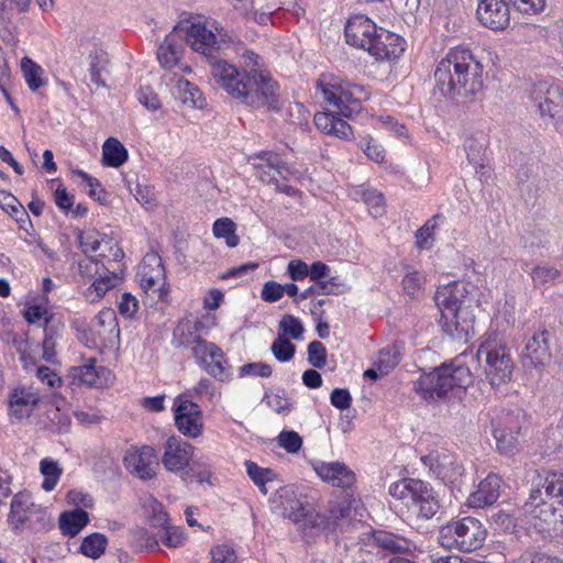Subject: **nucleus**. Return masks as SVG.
Segmentation results:
<instances>
[{
    "label": "nucleus",
    "instance_id": "obj_42",
    "mask_svg": "<svg viewBox=\"0 0 563 563\" xmlns=\"http://www.w3.org/2000/svg\"><path fill=\"white\" fill-rule=\"evenodd\" d=\"M107 544L108 540L104 534L93 532L84 538L79 550L87 558L99 559L104 553Z\"/></svg>",
    "mask_w": 563,
    "mask_h": 563
},
{
    "label": "nucleus",
    "instance_id": "obj_64",
    "mask_svg": "<svg viewBox=\"0 0 563 563\" xmlns=\"http://www.w3.org/2000/svg\"><path fill=\"white\" fill-rule=\"evenodd\" d=\"M261 297L266 302H276L283 297L282 284L268 280L264 284Z\"/></svg>",
    "mask_w": 563,
    "mask_h": 563
},
{
    "label": "nucleus",
    "instance_id": "obj_19",
    "mask_svg": "<svg viewBox=\"0 0 563 563\" xmlns=\"http://www.w3.org/2000/svg\"><path fill=\"white\" fill-rule=\"evenodd\" d=\"M421 461L444 484H455L464 472L463 466L451 453L434 451L422 456Z\"/></svg>",
    "mask_w": 563,
    "mask_h": 563
},
{
    "label": "nucleus",
    "instance_id": "obj_51",
    "mask_svg": "<svg viewBox=\"0 0 563 563\" xmlns=\"http://www.w3.org/2000/svg\"><path fill=\"white\" fill-rule=\"evenodd\" d=\"M75 175L79 176L89 187L88 195L98 200L100 203L107 202V191L102 188L100 181L97 178L91 177L84 170H74Z\"/></svg>",
    "mask_w": 563,
    "mask_h": 563
},
{
    "label": "nucleus",
    "instance_id": "obj_29",
    "mask_svg": "<svg viewBox=\"0 0 563 563\" xmlns=\"http://www.w3.org/2000/svg\"><path fill=\"white\" fill-rule=\"evenodd\" d=\"M205 323L199 318L181 319L173 331V345L177 349L191 347L199 342Z\"/></svg>",
    "mask_w": 563,
    "mask_h": 563
},
{
    "label": "nucleus",
    "instance_id": "obj_1",
    "mask_svg": "<svg viewBox=\"0 0 563 563\" xmlns=\"http://www.w3.org/2000/svg\"><path fill=\"white\" fill-rule=\"evenodd\" d=\"M187 41L210 65L214 85L230 98L254 109L280 111V86L264 68L258 54L245 51L241 68L219 57L233 43V37L222 25L216 21L197 20L188 26Z\"/></svg>",
    "mask_w": 563,
    "mask_h": 563
},
{
    "label": "nucleus",
    "instance_id": "obj_13",
    "mask_svg": "<svg viewBox=\"0 0 563 563\" xmlns=\"http://www.w3.org/2000/svg\"><path fill=\"white\" fill-rule=\"evenodd\" d=\"M526 422L522 410L507 411L494 423L493 434L497 449L503 454H512L519 445V437Z\"/></svg>",
    "mask_w": 563,
    "mask_h": 563
},
{
    "label": "nucleus",
    "instance_id": "obj_2",
    "mask_svg": "<svg viewBox=\"0 0 563 563\" xmlns=\"http://www.w3.org/2000/svg\"><path fill=\"white\" fill-rule=\"evenodd\" d=\"M483 71L471 49L453 47L437 65L434 89L456 104L472 102L483 89Z\"/></svg>",
    "mask_w": 563,
    "mask_h": 563
},
{
    "label": "nucleus",
    "instance_id": "obj_45",
    "mask_svg": "<svg viewBox=\"0 0 563 563\" xmlns=\"http://www.w3.org/2000/svg\"><path fill=\"white\" fill-rule=\"evenodd\" d=\"M40 471L44 476L42 488L52 492L62 476V468L56 461L45 457L40 462Z\"/></svg>",
    "mask_w": 563,
    "mask_h": 563
},
{
    "label": "nucleus",
    "instance_id": "obj_59",
    "mask_svg": "<svg viewBox=\"0 0 563 563\" xmlns=\"http://www.w3.org/2000/svg\"><path fill=\"white\" fill-rule=\"evenodd\" d=\"M131 192L141 205L147 208H151L155 205L156 196L154 187L147 184L137 183L135 188L131 189Z\"/></svg>",
    "mask_w": 563,
    "mask_h": 563
},
{
    "label": "nucleus",
    "instance_id": "obj_52",
    "mask_svg": "<svg viewBox=\"0 0 563 563\" xmlns=\"http://www.w3.org/2000/svg\"><path fill=\"white\" fill-rule=\"evenodd\" d=\"M317 88L321 91L324 100L329 103L340 106L343 103V98H352V93L343 90L340 87L330 86L323 82L317 85Z\"/></svg>",
    "mask_w": 563,
    "mask_h": 563
},
{
    "label": "nucleus",
    "instance_id": "obj_33",
    "mask_svg": "<svg viewBox=\"0 0 563 563\" xmlns=\"http://www.w3.org/2000/svg\"><path fill=\"white\" fill-rule=\"evenodd\" d=\"M38 402L40 396L31 387L15 388L9 396V405L13 415L19 419L30 417Z\"/></svg>",
    "mask_w": 563,
    "mask_h": 563
},
{
    "label": "nucleus",
    "instance_id": "obj_62",
    "mask_svg": "<svg viewBox=\"0 0 563 563\" xmlns=\"http://www.w3.org/2000/svg\"><path fill=\"white\" fill-rule=\"evenodd\" d=\"M210 563H235L236 555L233 549L228 545H218L210 552Z\"/></svg>",
    "mask_w": 563,
    "mask_h": 563
},
{
    "label": "nucleus",
    "instance_id": "obj_34",
    "mask_svg": "<svg viewBox=\"0 0 563 563\" xmlns=\"http://www.w3.org/2000/svg\"><path fill=\"white\" fill-rule=\"evenodd\" d=\"M172 80H175V86L172 90L173 96L184 106L202 109L207 104L206 98L196 85L183 77L176 78V75Z\"/></svg>",
    "mask_w": 563,
    "mask_h": 563
},
{
    "label": "nucleus",
    "instance_id": "obj_35",
    "mask_svg": "<svg viewBox=\"0 0 563 563\" xmlns=\"http://www.w3.org/2000/svg\"><path fill=\"white\" fill-rule=\"evenodd\" d=\"M0 208L15 220L20 229L26 232H29V228L33 229L27 211L12 194L5 190H0Z\"/></svg>",
    "mask_w": 563,
    "mask_h": 563
},
{
    "label": "nucleus",
    "instance_id": "obj_10",
    "mask_svg": "<svg viewBox=\"0 0 563 563\" xmlns=\"http://www.w3.org/2000/svg\"><path fill=\"white\" fill-rule=\"evenodd\" d=\"M108 255L100 253L97 257L86 256L78 262V272L82 278L91 279L92 284L87 288L86 296L90 301L101 299L106 292L115 287L121 277L111 272L103 264Z\"/></svg>",
    "mask_w": 563,
    "mask_h": 563
},
{
    "label": "nucleus",
    "instance_id": "obj_30",
    "mask_svg": "<svg viewBox=\"0 0 563 563\" xmlns=\"http://www.w3.org/2000/svg\"><path fill=\"white\" fill-rule=\"evenodd\" d=\"M137 538L144 541V547L148 551H154L162 541L166 547L177 548L185 541V532L179 527L168 526L165 529H159L156 536H151L150 532L143 528L135 531Z\"/></svg>",
    "mask_w": 563,
    "mask_h": 563
},
{
    "label": "nucleus",
    "instance_id": "obj_43",
    "mask_svg": "<svg viewBox=\"0 0 563 563\" xmlns=\"http://www.w3.org/2000/svg\"><path fill=\"white\" fill-rule=\"evenodd\" d=\"M89 74L90 80L99 87H106V81L101 78V71L106 69L109 63L108 54L100 48H95L89 54Z\"/></svg>",
    "mask_w": 563,
    "mask_h": 563
},
{
    "label": "nucleus",
    "instance_id": "obj_15",
    "mask_svg": "<svg viewBox=\"0 0 563 563\" xmlns=\"http://www.w3.org/2000/svg\"><path fill=\"white\" fill-rule=\"evenodd\" d=\"M174 419L183 435L195 439L202 433V411L196 402L178 396L174 401Z\"/></svg>",
    "mask_w": 563,
    "mask_h": 563
},
{
    "label": "nucleus",
    "instance_id": "obj_3",
    "mask_svg": "<svg viewBox=\"0 0 563 563\" xmlns=\"http://www.w3.org/2000/svg\"><path fill=\"white\" fill-rule=\"evenodd\" d=\"M536 485L522 506V515L539 531L563 527V473L547 471L533 479Z\"/></svg>",
    "mask_w": 563,
    "mask_h": 563
},
{
    "label": "nucleus",
    "instance_id": "obj_28",
    "mask_svg": "<svg viewBox=\"0 0 563 563\" xmlns=\"http://www.w3.org/2000/svg\"><path fill=\"white\" fill-rule=\"evenodd\" d=\"M504 482L495 473H489L479 482L477 489L472 493L467 499L468 506L473 508H484L495 504L500 497Z\"/></svg>",
    "mask_w": 563,
    "mask_h": 563
},
{
    "label": "nucleus",
    "instance_id": "obj_40",
    "mask_svg": "<svg viewBox=\"0 0 563 563\" xmlns=\"http://www.w3.org/2000/svg\"><path fill=\"white\" fill-rule=\"evenodd\" d=\"M64 330V323L55 321L53 316L45 318L44 325V339H43V358L47 362H52L55 356V342L60 336Z\"/></svg>",
    "mask_w": 563,
    "mask_h": 563
},
{
    "label": "nucleus",
    "instance_id": "obj_55",
    "mask_svg": "<svg viewBox=\"0 0 563 563\" xmlns=\"http://www.w3.org/2000/svg\"><path fill=\"white\" fill-rule=\"evenodd\" d=\"M277 440L279 446H282L284 450L291 454L298 453L302 446L301 437L296 431L292 430L282 431L277 437Z\"/></svg>",
    "mask_w": 563,
    "mask_h": 563
},
{
    "label": "nucleus",
    "instance_id": "obj_22",
    "mask_svg": "<svg viewBox=\"0 0 563 563\" xmlns=\"http://www.w3.org/2000/svg\"><path fill=\"white\" fill-rule=\"evenodd\" d=\"M475 317L471 309L463 308L452 313H442L440 323L443 331L453 340L466 343L474 335Z\"/></svg>",
    "mask_w": 563,
    "mask_h": 563
},
{
    "label": "nucleus",
    "instance_id": "obj_47",
    "mask_svg": "<svg viewBox=\"0 0 563 563\" xmlns=\"http://www.w3.org/2000/svg\"><path fill=\"white\" fill-rule=\"evenodd\" d=\"M79 246L85 253L97 252L102 244H111L112 239L107 234H101L98 231L80 232L78 234Z\"/></svg>",
    "mask_w": 563,
    "mask_h": 563
},
{
    "label": "nucleus",
    "instance_id": "obj_36",
    "mask_svg": "<svg viewBox=\"0 0 563 563\" xmlns=\"http://www.w3.org/2000/svg\"><path fill=\"white\" fill-rule=\"evenodd\" d=\"M521 269L528 273L534 288H541L562 278V273L549 263H541L530 267L528 262H522Z\"/></svg>",
    "mask_w": 563,
    "mask_h": 563
},
{
    "label": "nucleus",
    "instance_id": "obj_56",
    "mask_svg": "<svg viewBox=\"0 0 563 563\" xmlns=\"http://www.w3.org/2000/svg\"><path fill=\"white\" fill-rule=\"evenodd\" d=\"M273 368L269 364L262 362L246 363L239 368V376L269 377Z\"/></svg>",
    "mask_w": 563,
    "mask_h": 563
},
{
    "label": "nucleus",
    "instance_id": "obj_58",
    "mask_svg": "<svg viewBox=\"0 0 563 563\" xmlns=\"http://www.w3.org/2000/svg\"><path fill=\"white\" fill-rule=\"evenodd\" d=\"M96 320L97 323L104 329V332H108L109 334H115L117 336L120 334V328L114 310L106 309L100 311Z\"/></svg>",
    "mask_w": 563,
    "mask_h": 563
},
{
    "label": "nucleus",
    "instance_id": "obj_54",
    "mask_svg": "<svg viewBox=\"0 0 563 563\" xmlns=\"http://www.w3.org/2000/svg\"><path fill=\"white\" fill-rule=\"evenodd\" d=\"M308 362L314 368H323L327 364V349L320 341H312L309 343Z\"/></svg>",
    "mask_w": 563,
    "mask_h": 563
},
{
    "label": "nucleus",
    "instance_id": "obj_49",
    "mask_svg": "<svg viewBox=\"0 0 563 563\" xmlns=\"http://www.w3.org/2000/svg\"><path fill=\"white\" fill-rule=\"evenodd\" d=\"M271 351L277 361L285 363L294 357L296 346L288 339L278 334L271 346Z\"/></svg>",
    "mask_w": 563,
    "mask_h": 563
},
{
    "label": "nucleus",
    "instance_id": "obj_50",
    "mask_svg": "<svg viewBox=\"0 0 563 563\" xmlns=\"http://www.w3.org/2000/svg\"><path fill=\"white\" fill-rule=\"evenodd\" d=\"M278 328L279 334L289 335L294 340L300 339L305 330L300 320L292 314H285L279 321Z\"/></svg>",
    "mask_w": 563,
    "mask_h": 563
},
{
    "label": "nucleus",
    "instance_id": "obj_38",
    "mask_svg": "<svg viewBox=\"0 0 563 563\" xmlns=\"http://www.w3.org/2000/svg\"><path fill=\"white\" fill-rule=\"evenodd\" d=\"M404 343L395 342L379 350L374 365L378 367L380 374H389L401 361Z\"/></svg>",
    "mask_w": 563,
    "mask_h": 563
},
{
    "label": "nucleus",
    "instance_id": "obj_44",
    "mask_svg": "<svg viewBox=\"0 0 563 563\" xmlns=\"http://www.w3.org/2000/svg\"><path fill=\"white\" fill-rule=\"evenodd\" d=\"M236 224L230 218H220L214 221L212 232L216 238L225 239L229 247H235L240 243V238L235 233Z\"/></svg>",
    "mask_w": 563,
    "mask_h": 563
},
{
    "label": "nucleus",
    "instance_id": "obj_25",
    "mask_svg": "<svg viewBox=\"0 0 563 563\" xmlns=\"http://www.w3.org/2000/svg\"><path fill=\"white\" fill-rule=\"evenodd\" d=\"M192 451L194 446L191 444L172 435L165 443L162 464L169 472H179L189 464Z\"/></svg>",
    "mask_w": 563,
    "mask_h": 563
},
{
    "label": "nucleus",
    "instance_id": "obj_14",
    "mask_svg": "<svg viewBox=\"0 0 563 563\" xmlns=\"http://www.w3.org/2000/svg\"><path fill=\"white\" fill-rule=\"evenodd\" d=\"M197 20L202 19L197 16L188 21H181L165 36L164 42L157 48V59L162 67L170 69L178 65L184 53V42L191 47L187 41L188 26Z\"/></svg>",
    "mask_w": 563,
    "mask_h": 563
},
{
    "label": "nucleus",
    "instance_id": "obj_31",
    "mask_svg": "<svg viewBox=\"0 0 563 563\" xmlns=\"http://www.w3.org/2000/svg\"><path fill=\"white\" fill-rule=\"evenodd\" d=\"M369 539L375 547L396 556L409 553L412 548L409 539L387 530H373Z\"/></svg>",
    "mask_w": 563,
    "mask_h": 563
},
{
    "label": "nucleus",
    "instance_id": "obj_20",
    "mask_svg": "<svg viewBox=\"0 0 563 563\" xmlns=\"http://www.w3.org/2000/svg\"><path fill=\"white\" fill-rule=\"evenodd\" d=\"M508 0H477L476 18L479 23L493 31H503L510 23Z\"/></svg>",
    "mask_w": 563,
    "mask_h": 563
},
{
    "label": "nucleus",
    "instance_id": "obj_12",
    "mask_svg": "<svg viewBox=\"0 0 563 563\" xmlns=\"http://www.w3.org/2000/svg\"><path fill=\"white\" fill-rule=\"evenodd\" d=\"M191 354L200 368L219 382L230 378V364L225 353L216 343L201 339L191 346Z\"/></svg>",
    "mask_w": 563,
    "mask_h": 563
},
{
    "label": "nucleus",
    "instance_id": "obj_39",
    "mask_svg": "<svg viewBox=\"0 0 563 563\" xmlns=\"http://www.w3.org/2000/svg\"><path fill=\"white\" fill-rule=\"evenodd\" d=\"M128 150L114 137L106 140L102 146V164L118 168L128 161Z\"/></svg>",
    "mask_w": 563,
    "mask_h": 563
},
{
    "label": "nucleus",
    "instance_id": "obj_16",
    "mask_svg": "<svg viewBox=\"0 0 563 563\" xmlns=\"http://www.w3.org/2000/svg\"><path fill=\"white\" fill-rule=\"evenodd\" d=\"M549 340L550 333L545 329L533 332V334L527 339L521 353L523 366L533 367L538 372L544 371L552 358Z\"/></svg>",
    "mask_w": 563,
    "mask_h": 563
},
{
    "label": "nucleus",
    "instance_id": "obj_24",
    "mask_svg": "<svg viewBox=\"0 0 563 563\" xmlns=\"http://www.w3.org/2000/svg\"><path fill=\"white\" fill-rule=\"evenodd\" d=\"M253 166L258 170V177L265 183H276V175L287 179V175L290 173L287 164L282 157L274 152L263 151L253 156Z\"/></svg>",
    "mask_w": 563,
    "mask_h": 563
},
{
    "label": "nucleus",
    "instance_id": "obj_37",
    "mask_svg": "<svg viewBox=\"0 0 563 563\" xmlns=\"http://www.w3.org/2000/svg\"><path fill=\"white\" fill-rule=\"evenodd\" d=\"M89 522L88 512L81 508L65 511L59 516V529L64 536H77Z\"/></svg>",
    "mask_w": 563,
    "mask_h": 563
},
{
    "label": "nucleus",
    "instance_id": "obj_60",
    "mask_svg": "<svg viewBox=\"0 0 563 563\" xmlns=\"http://www.w3.org/2000/svg\"><path fill=\"white\" fill-rule=\"evenodd\" d=\"M523 14H537L544 10L547 0H508Z\"/></svg>",
    "mask_w": 563,
    "mask_h": 563
},
{
    "label": "nucleus",
    "instance_id": "obj_18",
    "mask_svg": "<svg viewBox=\"0 0 563 563\" xmlns=\"http://www.w3.org/2000/svg\"><path fill=\"white\" fill-rule=\"evenodd\" d=\"M470 284L456 280L440 286L434 294V301L442 313H452L463 308L471 309L467 298Z\"/></svg>",
    "mask_w": 563,
    "mask_h": 563
},
{
    "label": "nucleus",
    "instance_id": "obj_26",
    "mask_svg": "<svg viewBox=\"0 0 563 563\" xmlns=\"http://www.w3.org/2000/svg\"><path fill=\"white\" fill-rule=\"evenodd\" d=\"M312 467L323 482L332 486L349 488L355 482L354 472L342 462L317 461L312 464Z\"/></svg>",
    "mask_w": 563,
    "mask_h": 563
},
{
    "label": "nucleus",
    "instance_id": "obj_61",
    "mask_svg": "<svg viewBox=\"0 0 563 563\" xmlns=\"http://www.w3.org/2000/svg\"><path fill=\"white\" fill-rule=\"evenodd\" d=\"M137 99L148 110L156 111L161 108V102L157 95L148 86L141 87L137 90Z\"/></svg>",
    "mask_w": 563,
    "mask_h": 563
},
{
    "label": "nucleus",
    "instance_id": "obj_46",
    "mask_svg": "<svg viewBox=\"0 0 563 563\" xmlns=\"http://www.w3.org/2000/svg\"><path fill=\"white\" fill-rule=\"evenodd\" d=\"M21 68L25 81L32 91H36L38 88L45 85V81L42 78L43 69L31 58L23 57L21 60Z\"/></svg>",
    "mask_w": 563,
    "mask_h": 563
},
{
    "label": "nucleus",
    "instance_id": "obj_8",
    "mask_svg": "<svg viewBox=\"0 0 563 563\" xmlns=\"http://www.w3.org/2000/svg\"><path fill=\"white\" fill-rule=\"evenodd\" d=\"M485 357V374L492 386L510 382L514 362L506 344L497 335H489L479 345L477 357Z\"/></svg>",
    "mask_w": 563,
    "mask_h": 563
},
{
    "label": "nucleus",
    "instance_id": "obj_48",
    "mask_svg": "<svg viewBox=\"0 0 563 563\" xmlns=\"http://www.w3.org/2000/svg\"><path fill=\"white\" fill-rule=\"evenodd\" d=\"M244 465L247 476L256 486H262L263 483L273 482L276 477L274 470L269 467H261L253 461H245Z\"/></svg>",
    "mask_w": 563,
    "mask_h": 563
},
{
    "label": "nucleus",
    "instance_id": "obj_21",
    "mask_svg": "<svg viewBox=\"0 0 563 563\" xmlns=\"http://www.w3.org/2000/svg\"><path fill=\"white\" fill-rule=\"evenodd\" d=\"M405 46L406 41L401 36L379 27L365 51L376 60H395L405 52Z\"/></svg>",
    "mask_w": 563,
    "mask_h": 563
},
{
    "label": "nucleus",
    "instance_id": "obj_27",
    "mask_svg": "<svg viewBox=\"0 0 563 563\" xmlns=\"http://www.w3.org/2000/svg\"><path fill=\"white\" fill-rule=\"evenodd\" d=\"M70 373L79 383L96 388H103L113 379L112 372L104 366H98L95 358H89L85 364L71 367Z\"/></svg>",
    "mask_w": 563,
    "mask_h": 563
},
{
    "label": "nucleus",
    "instance_id": "obj_6",
    "mask_svg": "<svg viewBox=\"0 0 563 563\" xmlns=\"http://www.w3.org/2000/svg\"><path fill=\"white\" fill-rule=\"evenodd\" d=\"M388 492L394 498L402 500L408 508H412L422 519H431L440 509L433 487L421 479L404 478L391 483Z\"/></svg>",
    "mask_w": 563,
    "mask_h": 563
},
{
    "label": "nucleus",
    "instance_id": "obj_4",
    "mask_svg": "<svg viewBox=\"0 0 563 563\" xmlns=\"http://www.w3.org/2000/svg\"><path fill=\"white\" fill-rule=\"evenodd\" d=\"M474 382L468 366L457 357L451 364H442L429 373H423L416 383L415 390L424 400H438L454 388L466 389Z\"/></svg>",
    "mask_w": 563,
    "mask_h": 563
},
{
    "label": "nucleus",
    "instance_id": "obj_9",
    "mask_svg": "<svg viewBox=\"0 0 563 563\" xmlns=\"http://www.w3.org/2000/svg\"><path fill=\"white\" fill-rule=\"evenodd\" d=\"M280 498L284 515L298 527L305 538H314L327 528L328 518L308 503L296 498L292 490L285 489Z\"/></svg>",
    "mask_w": 563,
    "mask_h": 563
},
{
    "label": "nucleus",
    "instance_id": "obj_5",
    "mask_svg": "<svg viewBox=\"0 0 563 563\" xmlns=\"http://www.w3.org/2000/svg\"><path fill=\"white\" fill-rule=\"evenodd\" d=\"M486 538L484 523L472 516L451 519L440 527L438 533V542L442 548L464 553L481 549Z\"/></svg>",
    "mask_w": 563,
    "mask_h": 563
},
{
    "label": "nucleus",
    "instance_id": "obj_53",
    "mask_svg": "<svg viewBox=\"0 0 563 563\" xmlns=\"http://www.w3.org/2000/svg\"><path fill=\"white\" fill-rule=\"evenodd\" d=\"M424 283V277L417 271L407 272L402 277L401 286L405 294L409 297H416L421 290V286Z\"/></svg>",
    "mask_w": 563,
    "mask_h": 563
},
{
    "label": "nucleus",
    "instance_id": "obj_57",
    "mask_svg": "<svg viewBox=\"0 0 563 563\" xmlns=\"http://www.w3.org/2000/svg\"><path fill=\"white\" fill-rule=\"evenodd\" d=\"M335 285L336 284L333 282V278L325 282H316V285H312L300 292L299 298H296V301L306 300L314 295H330L333 292V286Z\"/></svg>",
    "mask_w": 563,
    "mask_h": 563
},
{
    "label": "nucleus",
    "instance_id": "obj_23",
    "mask_svg": "<svg viewBox=\"0 0 563 563\" xmlns=\"http://www.w3.org/2000/svg\"><path fill=\"white\" fill-rule=\"evenodd\" d=\"M378 29L376 23L366 15L354 14L346 21L344 27L346 43L356 48L366 49Z\"/></svg>",
    "mask_w": 563,
    "mask_h": 563
},
{
    "label": "nucleus",
    "instance_id": "obj_63",
    "mask_svg": "<svg viewBox=\"0 0 563 563\" xmlns=\"http://www.w3.org/2000/svg\"><path fill=\"white\" fill-rule=\"evenodd\" d=\"M331 405L340 410L349 409L352 405V396L346 388H335L330 395Z\"/></svg>",
    "mask_w": 563,
    "mask_h": 563
},
{
    "label": "nucleus",
    "instance_id": "obj_41",
    "mask_svg": "<svg viewBox=\"0 0 563 563\" xmlns=\"http://www.w3.org/2000/svg\"><path fill=\"white\" fill-rule=\"evenodd\" d=\"M464 150L466 152L467 159L476 168L483 169L485 167L486 159V143L483 137L477 139L471 136L464 142Z\"/></svg>",
    "mask_w": 563,
    "mask_h": 563
},
{
    "label": "nucleus",
    "instance_id": "obj_32",
    "mask_svg": "<svg viewBox=\"0 0 563 563\" xmlns=\"http://www.w3.org/2000/svg\"><path fill=\"white\" fill-rule=\"evenodd\" d=\"M151 260L156 263V268L148 271L147 266L144 265L140 273V285L146 292L150 290L153 292L157 291L158 300L166 301L168 289L165 287V273L162 260L157 256H153Z\"/></svg>",
    "mask_w": 563,
    "mask_h": 563
},
{
    "label": "nucleus",
    "instance_id": "obj_17",
    "mask_svg": "<svg viewBox=\"0 0 563 563\" xmlns=\"http://www.w3.org/2000/svg\"><path fill=\"white\" fill-rule=\"evenodd\" d=\"M123 463L131 474L143 481L152 479L156 476V468L158 467L157 453L151 445L130 449L124 455Z\"/></svg>",
    "mask_w": 563,
    "mask_h": 563
},
{
    "label": "nucleus",
    "instance_id": "obj_11",
    "mask_svg": "<svg viewBox=\"0 0 563 563\" xmlns=\"http://www.w3.org/2000/svg\"><path fill=\"white\" fill-rule=\"evenodd\" d=\"M530 98L541 118L560 130L563 125V90L552 81L542 80L533 86Z\"/></svg>",
    "mask_w": 563,
    "mask_h": 563
},
{
    "label": "nucleus",
    "instance_id": "obj_7",
    "mask_svg": "<svg viewBox=\"0 0 563 563\" xmlns=\"http://www.w3.org/2000/svg\"><path fill=\"white\" fill-rule=\"evenodd\" d=\"M8 522L15 533L24 528L32 532H41L49 528L51 517L45 508L32 500L30 494L19 493L11 500Z\"/></svg>",
    "mask_w": 563,
    "mask_h": 563
}]
</instances>
